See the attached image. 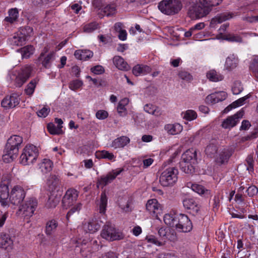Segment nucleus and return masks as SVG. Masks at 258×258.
<instances>
[{
  "label": "nucleus",
  "instance_id": "nucleus-1",
  "mask_svg": "<svg viewBox=\"0 0 258 258\" xmlns=\"http://www.w3.org/2000/svg\"><path fill=\"white\" fill-rule=\"evenodd\" d=\"M158 8L163 14L172 16L180 11L182 4L180 0H162L158 4Z\"/></svg>",
  "mask_w": 258,
  "mask_h": 258
},
{
  "label": "nucleus",
  "instance_id": "nucleus-2",
  "mask_svg": "<svg viewBox=\"0 0 258 258\" xmlns=\"http://www.w3.org/2000/svg\"><path fill=\"white\" fill-rule=\"evenodd\" d=\"M100 235L102 238L109 241L120 240L124 237L122 233L116 229L114 226L110 223H107L103 226Z\"/></svg>",
  "mask_w": 258,
  "mask_h": 258
},
{
  "label": "nucleus",
  "instance_id": "nucleus-3",
  "mask_svg": "<svg viewBox=\"0 0 258 258\" xmlns=\"http://www.w3.org/2000/svg\"><path fill=\"white\" fill-rule=\"evenodd\" d=\"M178 171L175 167H169L161 174L159 181L163 186L173 185L177 180Z\"/></svg>",
  "mask_w": 258,
  "mask_h": 258
},
{
  "label": "nucleus",
  "instance_id": "nucleus-4",
  "mask_svg": "<svg viewBox=\"0 0 258 258\" xmlns=\"http://www.w3.org/2000/svg\"><path fill=\"white\" fill-rule=\"evenodd\" d=\"M38 205L37 200L35 198H27L19 208L20 214L26 219L31 217Z\"/></svg>",
  "mask_w": 258,
  "mask_h": 258
},
{
  "label": "nucleus",
  "instance_id": "nucleus-5",
  "mask_svg": "<svg viewBox=\"0 0 258 258\" xmlns=\"http://www.w3.org/2000/svg\"><path fill=\"white\" fill-rule=\"evenodd\" d=\"M38 155V151L36 146L33 145H27L20 156V163L24 165L32 164L36 160Z\"/></svg>",
  "mask_w": 258,
  "mask_h": 258
},
{
  "label": "nucleus",
  "instance_id": "nucleus-6",
  "mask_svg": "<svg viewBox=\"0 0 258 258\" xmlns=\"http://www.w3.org/2000/svg\"><path fill=\"white\" fill-rule=\"evenodd\" d=\"M77 242H79L77 241ZM81 244L80 252L83 256L87 257L92 252L97 251L99 249V243L96 239L91 240L84 239L80 242Z\"/></svg>",
  "mask_w": 258,
  "mask_h": 258
},
{
  "label": "nucleus",
  "instance_id": "nucleus-7",
  "mask_svg": "<svg viewBox=\"0 0 258 258\" xmlns=\"http://www.w3.org/2000/svg\"><path fill=\"white\" fill-rule=\"evenodd\" d=\"M175 227L179 232H187L192 228V223L188 217L182 214H177Z\"/></svg>",
  "mask_w": 258,
  "mask_h": 258
},
{
  "label": "nucleus",
  "instance_id": "nucleus-8",
  "mask_svg": "<svg viewBox=\"0 0 258 258\" xmlns=\"http://www.w3.org/2000/svg\"><path fill=\"white\" fill-rule=\"evenodd\" d=\"M209 13L207 7H202L198 4H192L188 9L187 15L191 19H197L202 18Z\"/></svg>",
  "mask_w": 258,
  "mask_h": 258
},
{
  "label": "nucleus",
  "instance_id": "nucleus-9",
  "mask_svg": "<svg viewBox=\"0 0 258 258\" xmlns=\"http://www.w3.org/2000/svg\"><path fill=\"white\" fill-rule=\"evenodd\" d=\"M9 181L6 179L0 182V205L3 208L9 207Z\"/></svg>",
  "mask_w": 258,
  "mask_h": 258
},
{
  "label": "nucleus",
  "instance_id": "nucleus-10",
  "mask_svg": "<svg viewBox=\"0 0 258 258\" xmlns=\"http://www.w3.org/2000/svg\"><path fill=\"white\" fill-rule=\"evenodd\" d=\"M25 195L26 193L23 188L20 185H16L11 190L9 202L14 205H18L23 201Z\"/></svg>",
  "mask_w": 258,
  "mask_h": 258
},
{
  "label": "nucleus",
  "instance_id": "nucleus-11",
  "mask_svg": "<svg viewBox=\"0 0 258 258\" xmlns=\"http://www.w3.org/2000/svg\"><path fill=\"white\" fill-rule=\"evenodd\" d=\"M78 197V192L74 188L69 189L64 195L62 200V205L63 208L67 209L77 201Z\"/></svg>",
  "mask_w": 258,
  "mask_h": 258
},
{
  "label": "nucleus",
  "instance_id": "nucleus-12",
  "mask_svg": "<svg viewBox=\"0 0 258 258\" xmlns=\"http://www.w3.org/2000/svg\"><path fill=\"white\" fill-rule=\"evenodd\" d=\"M123 170V168H117L112 170L105 175L101 176L98 180L97 186L101 185L102 187H104L108 183H111Z\"/></svg>",
  "mask_w": 258,
  "mask_h": 258
},
{
  "label": "nucleus",
  "instance_id": "nucleus-13",
  "mask_svg": "<svg viewBox=\"0 0 258 258\" xmlns=\"http://www.w3.org/2000/svg\"><path fill=\"white\" fill-rule=\"evenodd\" d=\"M32 68L30 66H26L22 68L18 73L15 79V85L16 87H21L30 77Z\"/></svg>",
  "mask_w": 258,
  "mask_h": 258
},
{
  "label": "nucleus",
  "instance_id": "nucleus-14",
  "mask_svg": "<svg viewBox=\"0 0 258 258\" xmlns=\"http://www.w3.org/2000/svg\"><path fill=\"white\" fill-rule=\"evenodd\" d=\"M243 114V111H239L233 115L228 116L223 121L222 126L224 128H230L234 127L238 122L239 119L242 117Z\"/></svg>",
  "mask_w": 258,
  "mask_h": 258
},
{
  "label": "nucleus",
  "instance_id": "nucleus-15",
  "mask_svg": "<svg viewBox=\"0 0 258 258\" xmlns=\"http://www.w3.org/2000/svg\"><path fill=\"white\" fill-rule=\"evenodd\" d=\"M48 51V48L45 47L38 57V60L41 61L42 66L46 69L50 67L51 63L54 59L55 57L54 53L53 52H51L45 54Z\"/></svg>",
  "mask_w": 258,
  "mask_h": 258
},
{
  "label": "nucleus",
  "instance_id": "nucleus-16",
  "mask_svg": "<svg viewBox=\"0 0 258 258\" xmlns=\"http://www.w3.org/2000/svg\"><path fill=\"white\" fill-rule=\"evenodd\" d=\"M20 102V98L18 94H12L10 96H6L2 101V106L6 109L14 108Z\"/></svg>",
  "mask_w": 258,
  "mask_h": 258
},
{
  "label": "nucleus",
  "instance_id": "nucleus-17",
  "mask_svg": "<svg viewBox=\"0 0 258 258\" xmlns=\"http://www.w3.org/2000/svg\"><path fill=\"white\" fill-rule=\"evenodd\" d=\"M182 203L183 207L189 210V212L194 215L197 214L200 211V206L193 199H185Z\"/></svg>",
  "mask_w": 258,
  "mask_h": 258
},
{
  "label": "nucleus",
  "instance_id": "nucleus-18",
  "mask_svg": "<svg viewBox=\"0 0 258 258\" xmlns=\"http://www.w3.org/2000/svg\"><path fill=\"white\" fill-rule=\"evenodd\" d=\"M146 209L156 217L160 213L161 207L156 199H151L148 201L146 204Z\"/></svg>",
  "mask_w": 258,
  "mask_h": 258
},
{
  "label": "nucleus",
  "instance_id": "nucleus-19",
  "mask_svg": "<svg viewBox=\"0 0 258 258\" xmlns=\"http://www.w3.org/2000/svg\"><path fill=\"white\" fill-rule=\"evenodd\" d=\"M18 152V148H9V147L6 146L5 153L3 156V160L7 163L13 161L17 157Z\"/></svg>",
  "mask_w": 258,
  "mask_h": 258
},
{
  "label": "nucleus",
  "instance_id": "nucleus-20",
  "mask_svg": "<svg viewBox=\"0 0 258 258\" xmlns=\"http://www.w3.org/2000/svg\"><path fill=\"white\" fill-rule=\"evenodd\" d=\"M182 161L188 162L191 164L197 163V151L191 148L186 150L182 156Z\"/></svg>",
  "mask_w": 258,
  "mask_h": 258
},
{
  "label": "nucleus",
  "instance_id": "nucleus-21",
  "mask_svg": "<svg viewBox=\"0 0 258 258\" xmlns=\"http://www.w3.org/2000/svg\"><path fill=\"white\" fill-rule=\"evenodd\" d=\"M164 128L168 134L176 135L179 134L182 132L183 127L178 123H174L165 124Z\"/></svg>",
  "mask_w": 258,
  "mask_h": 258
},
{
  "label": "nucleus",
  "instance_id": "nucleus-22",
  "mask_svg": "<svg viewBox=\"0 0 258 258\" xmlns=\"http://www.w3.org/2000/svg\"><path fill=\"white\" fill-rule=\"evenodd\" d=\"M47 184L49 190L52 192L58 191L60 188V181L59 178L55 175H51L47 180Z\"/></svg>",
  "mask_w": 258,
  "mask_h": 258
},
{
  "label": "nucleus",
  "instance_id": "nucleus-23",
  "mask_svg": "<svg viewBox=\"0 0 258 258\" xmlns=\"http://www.w3.org/2000/svg\"><path fill=\"white\" fill-rule=\"evenodd\" d=\"M130 142V139L128 137L124 136L117 138L114 140L110 146L114 149L123 148Z\"/></svg>",
  "mask_w": 258,
  "mask_h": 258
},
{
  "label": "nucleus",
  "instance_id": "nucleus-24",
  "mask_svg": "<svg viewBox=\"0 0 258 258\" xmlns=\"http://www.w3.org/2000/svg\"><path fill=\"white\" fill-rule=\"evenodd\" d=\"M238 62V57L234 54H231L226 59L225 68L228 71H231L237 67Z\"/></svg>",
  "mask_w": 258,
  "mask_h": 258
},
{
  "label": "nucleus",
  "instance_id": "nucleus-25",
  "mask_svg": "<svg viewBox=\"0 0 258 258\" xmlns=\"http://www.w3.org/2000/svg\"><path fill=\"white\" fill-rule=\"evenodd\" d=\"M226 97V95L224 92L215 93L208 95L206 97V100L209 103L215 104L224 100Z\"/></svg>",
  "mask_w": 258,
  "mask_h": 258
},
{
  "label": "nucleus",
  "instance_id": "nucleus-26",
  "mask_svg": "<svg viewBox=\"0 0 258 258\" xmlns=\"http://www.w3.org/2000/svg\"><path fill=\"white\" fill-rule=\"evenodd\" d=\"M23 142V138L17 135L11 136L8 140L6 146L12 148H19Z\"/></svg>",
  "mask_w": 258,
  "mask_h": 258
},
{
  "label": "nucleus",
  "instance_id": "nucleus-27",
  "mask_svg": "<svg viewBox=\"0 0 258 258\" xmlns=\"http://www.w3.org/2000/svg\"><path fill=\"white\" fill-rule=\"evenodd\" d=\"M233 14L230 12H224L221 13L212 19V24H217L222 23L224 21L228 20L233 17Z\"/></svg>",
  "mask_w": 258,
  "mask_h": 258
},
{
  "label": "nucleus",
  "instance_id": "nucleus-28",
  "mask_svg": "<svg viewBox=\"0 0 258 258\" xmlns=\"http://www.w3.org/2000/svg\"><path fill=\"white\" fill-rule=\"evenodd\" d=\"M58 223L56 220L52 219L48 221L45 226V233L48 236L53 235L56 231Z\"/></svg>",
  "mask_w": 258,
  "mask_h": 258
},
{
  "label": "nucleus",
  "instance_id": "nucleus-29",
  "mask_svg": "<svg viewBox=\"0 0 258 258\" xmlns=\"http://www.w3.org/2000/svg\"><path fill=\"white\" fill-rule=\"evenodd\" d=\"M114 64L119 70L122 71H127L129 69L130 66L124 59L119 56H115L113 58Z\"/></svg>",
  "mask_w": 258,
  "mask_h": 258
},
{
  "label": "nucleus",
  "instance_id": "nucleus-30",
  "mask_svg": "<svg viewBox=\"0 0 258 258\" xmlns=\"http://www.w3.org/2000/svg\"><path fill=\"white\" fill-rule=\"evenodd\" d=\"M13 241L9 234L4 232L0 233V247L7 248L11 247Z\"/></svg>",
  "mask_w": 258,
  "mask_h": 258
},
{
  "label": "nucleus",
  "instance_id": "nucleus-31",
  "mask_svg": "<svg viewBox=\"0 0 258 258\" xmlns=\"http://www.w3.org/2000/svg\"><path fill=\"white\" fill-rule=\"evenodd\" d=\"M93 55V52L89 50H78L74 53L76 58L83 60H86L92 57Z\"/></svg>",
  "mask_w": 258,
  "mask_h": 258
},
{
  "label": "nucleus",
  "instance_id": "nucleus-32",
  "mask_svg": "<svg viewBox=\"0 0 258 258\" xmlns=\"http://www.w3.org/2000/svg\"><path fill=\"white\" fill-rule=\"evenodd\" d=\"M25 37L19 32L15 34L12 38H10V41L12 45L15 46H22L25 44Z\"/></svg>",
  "mask_w": 258,
  "mask_h": 258
},
{
  "label": "nucleus",
  "instance_id": "nucleus-33",
  "mask_svg": "<svg viewBox=\"0 0 258 258\" xmlns=\"http://www.w3.org/2000/svg\"><path fill=\"white\" fill-rule=\"evenodd\" d=\"M53 167V163L48 159H44L41 163L39 164V168L43 173H47L50 172Z\"/></svg>",
  "mask_w": 258,
  "mask_h": 258
},
{
  "label": "nucleus",
  "instance_id": "nucleus-34",
  "mask_svg": "<svg viewBox=\"0 0 258 258\" xmlns=\"http://www.w3.org/2000/svg\"><path fill=\"white\" fill-rule=\"evenodd\" d=\"M144 110L156 116H160L162 114V111L158 107L151 104H147L144 107Z\"/></svg>",
  "mask_w": 258,
  "mask_h": 258
},
{
  "label": "nucleus",
  "instance_id": "nucleus-35",
  "mask_svg": "<svg viewBox=\"0 0 258 258\" xmlns=\"http://www.w3.org/2000/svg\"><path fill=\"white\" fill-rule=\"evenodd\" d=\"M207 78L212 82H217L223 80L224 77L215 70H211L207 73Z\"/></svg>",
  "mask_w": 258,
  "mask_h": 258
},
{
  "label": "nucleus",
  "instance_id": "nucleus-36",
  "mask_svg": "<svg viewBox=\"0 0 258 258\" xmlns=\"http://www.w3.org/2000/svg\"><path fill=\"white\" fill-rule=\"evenodd\" d=\"M60 199V195L55 194V192L51 193L49 196L47 202V206L49 208H54L59 203Z\"/></svg>",
  "mask_w": 258,
  "mask_h": 258
},
{
  "label": "nucleus",
  "instance_id": "nucleus-37",
  "mask_svg": "<svg viewBox=\"0 0 258 258\" xmlns=\"http://www.w3.org/2000/svg\"><path fill=\"white\" fill-rule=\"evenodd\" d=\"M150 68L147 66L138 64L135 66L133 69V73L136 76L144 75L149 72Z\"/></svg>",
  "mask_w": 258,
  "mask_h": 258
},
{
  "label": "nucleus",
  "instance_id": "nucleus-38",
  "mask_svg": "<svg viewBox=\"0 0 258 258\" xmlns=\"http://www.w3.org/2000/svg\"><path fill=\"white\" fill-rule=\"evenodd\" d=\"M181 170L187 174H192L195 172V165L188 162L181 161L179 163Z\"/></svg>",
  "mask_w": 258,
  "mask_h": 258
},
{
  "label": "nucleus",
  "instance_id": "nucleus-39",
  "mask_svg": "<svg viewBox=\"0 0 258 258\" xmlns=\"http://www.w3.org/2000/svg\"><path fill=\"white\" fill-rule=\"evenodd\" d=\"M97 205L99 206V212L101 214H104L107 205V198L105 191L102 192L100 196V199L98 202Z\"/></svg>",
  "mask_w": 258,
  "mask_h": 258
},
{
  "label": "nucleus",
  "instance_id": "nucleus-40",
  "mask_svg": "<svg viewBox=\"0 0 258 258\" xmlns=\"http://www.w3.org/2000/svg\"><path fill=\"white\" fill-rule=\"evenodd\" d=\"M83 228L86 232L93 233L99 229V226L95 221L91 220L88 221L86 223H85L84 224Z\"/></svg>",
  "mask_w": 258,
  "mask_h": 258
},
{
  "label": "nucleus",
  "instance_id": "nucleus-41",
  "mask_svg": "<svg viewBox=\"0 0 258 258\" xmlns=\"http://www.w3.org/2000/svg\"><path fill=\"white\" fill-rule=\"evenodd\" d=\"M177 215L175 214H166L164 216V221L165 223L169 226L174 227L175 225V219L177 218Z\"/></svg>",
  "mask_w": 258,
  "mask_h": 258
},
{
  "label": "nucleus",
  "instance_id": "nucleus-42",
  "mask_svg": "<svg viewBox=\"0 0 258 258\" xmlns=\"http://www.w3.org/2000/svg\"><path fill=\"white\" fill-rule=\"evenodd\" d=\"M96 156L98 158L107 159L110 161H114L115 156L114 155L106 150L97 152Z\"/></svg>",
  "mask_w": 258,
  "mask_h": 258
},
{
  "label": "nucleus",
  "instance_id": "nucleus-43",
  "mask_svg": "<svg viewBox=\"0 0 258 258\" xmlns=\"http://www.w3.org/2000/svg\"><path fill=\"white\" fill-rule=\"evenodd\" d=\"M145 240L148 242L155 244L158 246H161L165 245L164 240L156 237L154 235H150L146 237Z\"/></svg>",
  "mask_w": 258,
  "mask_h": 258
},
{
  "label": "nucleus",
  "instance_id": "nucleus-44",
  "mask_svg": "<svg viewBox=\"0 0 258 258\" xmlns=\"http://www.w3.org/2000/svg\"><path fill=\"white\" fill-rule=\"evenodd\" d=\"M19 16V12L17 9H12L9 11V16L5 18V20L10 23L15 22Z\"/></svg>",
  "mask_w": 258,
  "mask_h": 258
},
{
  "label": "nucleus",
  "instance_id": "nucleus-45",
  "mask_svg": "<svg viewBox=\"0 0 258 258\" xmlns=\"http://www.w3.org/2000/svg\"><path fill=\"white\" fill-rule=\"evenodd\" d=\"M218 150V147L216 145L214 144H210L208 145L205 149V153L206 155L210 157L215 158V154L217 153Z\"/></svg>",
  "mask_w": 258,
  "mask_h": 258
},
{
  "label": "nucleus",
  "instance_id": "nucleus-46",
  "mask_svg": "<svg viewBox=\"0 0 258 258\" xmlns=\"http://www.w3.org/2000/svg\"><path fill=\"white\" fill-rule=\"evenodd\" d=\"M229 157V155L227 151L226 150H224L223 151L220 153L218 156L215 157V161L216 162L220 163L221 164H224V163L227 162Z\"/></svg>",
  "mask_w": 258,
  "mask_h": 258
},
{
  "label": "nucleus",
  "instance_id": "nucleus-47",
  "mask_svg": "<svg viewBox=\"0 0 258 258\" xmlns=\"http://www.w3.org/2000/svg\"><path fill=\"white\" fill-rule=\"evenodd\" d=\"M191 188L199 195L208 194L209 191L203 186L196 183L191 184Z\"/></svg>",
  "mask_w": 258,
  "mask_h": 258
},
{
  "label": "nucleus",
  "instance_id": "nucleus-48",
  "mask_svg": "<svg viewBox=\"0 0 258 258\" xmlns=\"http://www.w3.org/2000/svg\"><path fill=\"white\" fill-rule=\"evenodd\" d=\"M47 128L49 133L51 135H60L63 133V131L60 127H56L52 123H48Z\"/></svg>",
  "mask_w": 258,
  "mask_h": 258
},
{
  "label": "nucleus",
  "instance_id": "nucleus-49",
  "mask_svg": "<svg viewBox=\"0 0 258 258\" xmlns=\"http://www.w3.org/2000/svg\"><path fill=\"white\" fill-rule=\"evenodd\" d=\"M183 118L188 121L193 120L197 118V113L194 110H187L182 113Z\"/></svg>",
  "mask_w": 258,
  "mask_h": 258
},
{
  "label": "nucleus",
  "instance_id": "nucleus-50",
  "mask_svg": "<svg viewBox=\"0 0 258 258\" xmlns=\"http://www.w3.org/2000/svg\"><path fill=\"white\" fill-rule=\"evenodd\" d=\"M34 48L32 45H28L21 49L23 58H28L33 53Z\"/></svg>",
  "mask_w": 258,
  "mask_h": 258
},
{
  "label": "nucleus",
  "instance_id": "nucleus-51",
  "mask_svg": "<svg viewBox=\"0 0 258 258\" xmlns=\"http://www.w3.org/2000/svg\"><path fill=\"white\" fill-rule=\"evenodd\" d=\"M38 80L34 79L32 80L27 85L25 89L26 94L28 95H32L34 91Z\"/></svg>",
  "mask_w": 258,
  "mask_h": 258
},
{
  "label": "nucleus",
  "instance_id": "nucleus-52",
  "mask_svg": "<svg viewBox=\"0 0 258 258\" xmlns=\"http://www.w3.org/2000/svg\"><path fill=\"white\" fill-rule=\"evenodd\" d=\"M223 0H199L201 4L208 8L219 5Z\"/></svg>",
  "mask_w": 258,
  "mask_h": 258
},
{
  "label": "nucleus",
  "instance_id": "nucleus-53",
  "mask_svg": "<svg viewBox=\"0 0 258 258\" xmlns=\"http://www.w3.org/2000/svg\"><path fill=\"white\" fill-rule=\"evenodd\" d=\"M241 10L243 13H246L249 11H258V0L254 2L252 4H249L246 6L242 7Z\"/></svg>",
  "mask_w": 258,
  "mask_h": 258
},
{
  "label": "nucleus",
  "instance_id": "nucleus-54",
  "mask_svg": "<svg viewBox=\"0 0 258 258\" xmlns=\"http://www.w3.org/2000/svg\"><path fill=\"white\" fill-rule=\"evenodd\" d=\"M178 77L186 82H190L193 79L192 76L188 72L185 71H180L178 73Z\"/></svg>",
  "mask_w": 258,
  "mask_h": 258
},
{
  "label": "nucleus",
  "instance_id": "nucleus-55",
  "mask_svg": "<svg viewBox=\"0 0 258 258\" xmlns=\"http://www.w3.org/2000/svg\"><path fill=\"white\" fill-rule=\"evenodd\" d=\"M104 15L106 16H110L113 15L116 12V9L113 5H109L103 9Z\"/></svg>",
  "mask_w": 258,
  "mask_h": 258
},
{
  "label": "nucleus",
  "instance_id": "nucleus-56",
  "mask_svg": "<svg viewBox=\"0 0 258 258\" xmlns=\"http://www.w3.org/2000/svg\"><path fill=\"white\" fill-rule=\"evenodd\" d=\"M83 85L82 81L79 80H73L69 83V88L73 91H76L80 89Z\"/></svg>",
  "mask_w": 258,
  "mask_h": 258
},
{
  "label": "nucleus",
  "instance_id": "nucleus-57",
  "mask_svg": "<svg viewBox=\"0 0 258 258\" xmlns=\"http://www.w3.org/2000/svg\"><path fill=\"white\" fill-rule=\"evenodd\" d=\"M19 32L25 36L26 40L27 37L30 36L33 33V29L30 26H26L21 28Z\"/></svg>",
  "mask_w": 258,
  "mask_h": 258
},
{
  "label": "nucleus",
  "instance_id": "nucleus-58",
  "mask_svg": "<svg viewBox=\"0 0 258 258\" xmlns=\"http://www.w3.org/2000/svg\"><path fill=\"white\" fill-rule=\"evenodd\" d=\"M225 39L231 42L241 43L242 42V38L238 35L228 34L225 36Z\"/></svg>",
  "mask_w": 258,
  "mask_h": 258
},
{
  "label": "nucleus",
  "instance_id": "nucleus-59",
  "mask_svg": "<svg viewBox=\"0 0 258 258\" xmlns=\"http://www.w3.org/2000/svg\"><path fill=\"white\" fill-rule=\"evenodd\" d=\"M243 90V87L240 82H235L232 88L233 93L235 95L239 94Z\"/></svg>",
  "mask_w": 258,
  "mask_h": 258
},
{
  "label": "nucleus",
  "instance_id": "nucleus-60",
  "mask_svg": "<svg viewBox=\"0 0 258 258\" xmlns=\"http://www.w3.org/2000/svg\"><path fill=\"white\" fill-rule=\"evenodd\" d=\"M98 25L96 23H91L86 25L84 27V30L87 33H91L97 29Z\"/></svg>",
  "mask_w": 258,
  "mask_h": 258
},
{
  "label": "nucleus",
  "instance_id": "nucleus-61",
  "mask_svg": "<svg viewBox=\"0 0 258 258\" xmlns=\"http://www.w3.org/2000/svg\"><path fill=\"white\" fill-rule=\"evenodd\" d=\"M82 208V204L78 203L74 206L68 213L67 215V218L69 219V217L75 212H78Z\"/></svg>",
  "mask_w": 258,
  "mask_h": 258
},
{
  "label": "nucleus",
  "instance_id": "nucleus-62",
  "mask_svg": "<svg viewBox=\"0 0 258 258\" xmlns=\"http://www.w3.org/2000/svg\"><path fill=\"white\" fill-rule=\"evenodd\" d=\"M247 195L250 197H253L258 193V188L254 185L249 186L246 190Z\"/></svg>",
  "mask_w": 258,
  "mask_h": 258
},
{
  "label": "nucleus",
  "instance_id": "nucleus-63",
  "mask_svg": "<svg viewBox=\"0 0 258 258\" xmlns=\"http://www.w3.org/2000/svg\"><path fill=\"white\" fill-rule=\"evenodd\" d=\"M246 161L248 165L247 169L249 171H253L254 163L253 156L252 155H248L246 159Z\"/></svg>",
  "mask_w": 258,
  "mask_h": 258
},
{
  "label": "nucleus",
  "instance_id": "nucleus-64",
  "mask_svg": "<svg viewBox=\"0 0 258 258\" xmlns=\"http://www.w3.org/2000/svg\"><path fill=\"white\" fill-rule=\"evenodd\" d=\"M108 112L103 110H98L96 113V117L99 119H104L108 117Z\"/></svg>",
  "mask_w": 258,
  "mask_h": 258
}]
</instances>
